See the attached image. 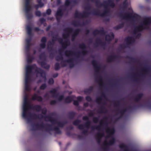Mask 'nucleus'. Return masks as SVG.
<instances>
[{"instance_id":"obj_35","label":"nucleus","mask_w":151,"mask_h":151,"mask_svg":"<svg viewBox=\"0 0 151 151\" xmlns=\"http://www.w3.org/2000/svg\"><path fill=\"white\" fill-rule=\"evenodd\" d=\"M124 22H122L119 25L114 27V29L115 30H118L120 29L123 28L124 26Z\"/></svg>"},{"instance_id":"obj_63","label":"nucleus","mask_w":151,"mask_h":151,"mask_svg":"<svg viewBox=\"0 0 151 151\" xmlns=\"http://www.w3.org/2000/svg\"><path fill=\"white\" fill-rule=\"evenodd\" d=\"M54 83V81L52 78H51L49 79V81H48V83L50 85H52Z\"/></svg>"},{"instance_id":"obj_4","label":"nucleus","mask_w":151,"mask_h":151,"mask_svg":"<svg viewBox=\"0 0 151 151\" xmlns=\"http://www.w3.org/2000/svg\"><path fill=\"white\" fill-rule=\"evenodd\" d=\"M151 24V17H146L143 19L142 22L138 26L135 27L133 33L136 34L137 31H141L145 29H148Z\"/></svg>"},{"instance_id":"obj_10","label":"nucleus","mask_w":151,"mask_h":151,"mask_svg":"<svg viewBox=\"0 0 151 151\" xmlns=\"http://www.w3.org/2000/svg\"><path fill=\"white\" fill-rule=\"evenodd\" d=\"M53 125L49 124H46V126H47V128H45V130L46 131H48L49 129L50 130H52L55 132L56 133L58 134H61V131L60 129L58 127H55L54 128L52 127Z\"/></svg>"},{"instance_id":"obj_28","label":"nucleus","mask_w":151,"mask_h":151,"mask_svg":"<svg viewBox=\"0 0 151 151\" xmlns=\"http://www.w3.org/2000/svg\"><path fill=\"white\" fill-rule=\"evenodd\" d=\"M97 134L96 141L98 144L100 145L101 142V137L104 136V133H98Z\"/></svg>"},{"instance_id":"obj_40","label":"nucleus","mask_w":151,"mask_h":151,"mask_svg":"<svg viewBox=\"0 0 151 151\" xmlns=\"http://www.w3.org/2000/svg\"><path fill=\"white\" fill-rule=\"evenodd\" d=\"M57 90L56 88H53L52 90L50 91L49 92L52 95L53 97L57 96L56 95L57 93Z\"/></svg>"},{"instance_id":"obj_31","label":"nucleus","mask_w":151,"mask_h":151,"mask_svg":"<svg viewBox=\"0 0 151 151\" xmlns=\"http://www.w3.org/2000/svg\"><path fill=\"white\" fill-rule=\"evenodd\" d=\"M143 96V94L142 93L137 94L134 98V101L137 102H138L141 100Z\"/></svg>"},{"instance_id":"obj_6","label":"nucleus","mask_w":151,"mask_h":151,"mask_svg":"<svg viewBox=\"0 0 151 151\" xmlns=\"http://www.w3.org/2000/svg\"><path fill=\"white\" fill-rule=\"evenodd\" d=\"M39 58L40 60H43L39 62V63H40L42 67L48 70L50 67V65L47 64L45 62L46 61V57L44 52L41 53L40 55Z\"/></svg>"},{"instance_id":"obj_32","label":"nucleus","mask_w":151,"mask_h":151,"mask_svg":"<svg viewBox=\"0 0 151 151\" xmlns=\"http://www.w3.org/2000/svg\"><path fill=\"white\" fill-rule=\"evenodd\" d=\"M35 72L37 73L40 74L41 77L46 78L45 74L44 76H43V74L44 73V70L41 68H37V69L35 70Z\"/></svg>"},{"instance_id":"obj_42","label":"nucleus","mask_w":151,"mask_h":151,"mask_svg":"<svg viewBox=\"0 0 151 151\" xmlns=\"http://www.w3.org/2000/svg\"><path fill=\"white\" fill-rule=\"evenodd\" d=\"M67 123L66 122H57V124H58V127H64L65 125Z\"/></svg>"},{"instance_id":"obj_59","label":"nucleus","mask_w":151,"mask_h":151,"mask_svg":"<svg viewBox=\"0 0 151 151\" xmlns=\"http://www.w3.org/2000/svg\"><path fill=\"white\" fill-rule=\"evenodd\" d=\"M31 44H27L25 46V49L27 52H29V51L30 47Z\"/></svg>"},{"instance_id":"obj_29","label":"nucleus","mask_w":151,"mask_h":151,"mask_svg":"<svg viewBox=\"0 0 151 151\" xmlns=\"http://www.w3.org/2000/svg\"><path fill=\"white\" fill-rule=\"evenodd\" d=\"M32 99L34 101L37 100L38 101L41 102L42 101L43 99L41 96H38L35 93L32 96Z\"/></svg>"},{"instance_id":"obj_5","label":"nucleus","mask_w":151,"mask_h":151,"mask_svg":"<svg viewBox=\"0 0 151 151\" xmlns=\"http://www.w3.org/2000/svg\"><path fill=\"white\" fill-rule=\"evenodd\" d=\"M92 2H95L97 6H99V5L100 6H103L105 9L104 12L101 13L100 16L101 17L104 16L106 14H108L110 12V9L108 8V6L105 4V3H101L100 0H91Z\"/></svg>"},{"instance_id":"obj_23","label":"nucleus","mask_w":151,"mask_h":151,"mask_svg":"<svg viewBox=\"0 0 151 151\" xmlns=\"http://www.w3.org/2000/svg\"><path fill=\"white\" fill-rule=\"evenodd\" d=\"M119 56L118 55H112L110 56L107 59V62L111 63L114 60L119 58Z\"/></svg>"},{"instance_id":"obj_46","label":"nucleus","mask_w":151,"mask_h":151,"mask_svg":"<svg viewBox=\"0 0 151 151\" xmlns=\"http://www.w3.org/2000/svg\"><path fill=\"white\" fill-rule=\"evenodd\" d=\"M99 85L101 87H103L104 86L103 83V79L101 76H100L99 77Z\"/></svg>"},{"instance_id":"obj_27","label":"nucleus","mask_w":151,"mask_h":151,"mask_svg":"<svg viewBox=\"0 0 151 151\" xmlns=\"http://www.w3.org/2000/svg\"><path fill=\"white\" fill-rule=\"evenodd\" d=\"M81 31V29H77L75 30L73 34L71 36V40L72 41H74L77 36L78 35Z\"/></svg>"},{"instance_id":"obj_24","label":"nucleus","mask_w":151,"mask_h":151,"mask_svg":"<svg viewBox=\"0 0 151 151\" xmlns=\"http://www.w3.org/2000/svg\"><path fill=\"white\" fill-rule=\"evenodd\" d=\"M65 9H62L60 7H59L55 14V16H59L61 17L64 14V12L65 11Z\"/></svg>"},{"instance_id":"obj_47","label":"nucleus","mask_w":151,"mask_h":151,"mask_svg":"<svg viewBox=\"0 0 151 151\" xmlns=\"http://www.w3.org/2000/svg\"><path fill=\"white\" fill-rule=\"evenodd\" d=\"M93 86H90L89 88L86 89L85 91V93H90L91 91H93Z\"/></svg>"},{"instance_id":"obj_36","label":"nucleus","mask_w":151,"mask_h":151,"mask_svg":"<svg viewBox=\"0 0 151 151\" xmlns=\"http://www.w3.org/2000/svg\"><path fill=\"white\" fill-rule=\"evenodd\" d=\"M134 40L133 38L132 37L128 36L125 39L127 44L128 45H129L131 43V41Z\"/></svg>"},{"instance_id":"obj_11","label":"nucleus","mask_w":151,"mask_h":151,"mask_svg":"<svg viewBox=\"0 0 151 151\" xmlns=\"http://www.w3.org/2000/svg\"><path fill=\"white\" fill-rule=\"evenodd\" d=\"M64 33L62 34L63 37L65 39H67L70 36V33L73 31V28L70 27H67L63 29Z\"/></svg>"},{"instance_id":"obj_55","label":"nucleus","mask_w":151,"mask_h":151,"mask_svg":"<svg viewBox=\"0 0 151 151\" xmlns=\"http://www.w3.org/2000/svg\"><path fill=\"white\" fill-rule=\"evenodd\" d=\"M99 117H95L93 119V122L95 123H97L99 122Z\"/></svg>"},{"instance_id":"obj_44","label":"nucleus","mask_w":151,"mask_h":151,"mask_svg":"<svg viewBox=\"0 0 151 151\" xmlns=\"http://www.w3.org/2000/svg\"><path fill=\"white\" fill-rule=\"evenodd\" d=\"M92 14L93 15H100V12L99 10H93L92 12Z\"/></svg>"},{"instance_id":"obj_25","label":"nucleus","mask_w":151,"mask_h":151,"mask_svg":"<svg viewBox=\"0 0 151 151\" xmlns=\"http://www.w3.org/2000/svg\"><path fill=\"white\" fill-rule=\"evenodd\" d=\"M30 109L35 110L37 111H40L42 110V107L39 105H36L34 106L33 105H30Z\"/></svg>"},{"instance_id":"obj_49","label":"nucleus","mask_w":151,"mask_h":151,"mask_svg":"<svg viewBox=\"0 0 151 151\" xmlns=\"http://www.w3.org/2000/svg\"><path fill=\"white\" fill-rule=\"evenodd\" d=\"M72 4L71 1L69 0H65V6L66 7H68Z\"/></svg>"},{"instance_id":"obj_39","label":"nucleus","mask_w":151,"mask_h":151,"mask_svg":"<svg viewBox=\"0 0 151 151\" xmlns=\"http://www.w3.org/2000/svg\"><path fill=\"white\" fill-rule=\"evenodd\" d=\"M72 24L75 27L82 26V24L79 21H74L72 22Z\"/></svg>"},{"instance_id":"obj_7","label":"nucleus","mask_w":151,"mask_h":151,"mask_svg":"<svg viewBox=\"0 0 151 151\" xmlns=\"http://www.w3.org/2000/svg\"><path fill=\"white\" fill-rule=\"evenodd\" d=\"M30 1H29L27 4H26V1H25V10L26 13V17L27 19L30 20L33 17L32 14H29V12L32 10V7L30 5Z\"/></svg>"},{"instance_id":"obj_50","label":"nucleus","mask_w":151,"mask_h":151,"mask_svg":"<svg viewBox=\"0 0 151 151\" xmlns=\"http://www.w3.org/2000/svg\"><path fill=\"white\" fill-rule=\"evenodd\" d=\"M102 99L101 97L99 96L96 98V102L99 104H100L101 103V101L102 100Z\"/></svg>"},{"instance_id":"obj_19","label":"nucleus","mask_w":151,"mask_h":151,"mask_svg":"<svg viewBox=\"0 0 151 151\" xmlns=\"http://www.w3.org/2000/svg\"><path fill=\"white\" fill-rule=\"evenodd\" d=\"M105 104V103L104 102L102 103L100 108L97 110V111L99 113H106L107 112V110L104 105Z\"/></svg>"},{"instance_id":"obj_13","label":"nucleus","mask_w":151,"mask_h":151,"mask_svg":"<svg viewBox=\"0 0 151 151\" xmlns=\"http://www.w3.org/2000/svg\"><path fill=\"white\" fill-rule=\"evenodd\" d=\"M134 108V107L132 106H129L128 109H121L119 111H118V110H117L118 113L120 114V116L118 118L116 119V121H118L119 119L122 118L125 113L128 110H132Z\"/></svg>"},{"instance_id":"obj_53","label":"nucleus","mask_w":151,"mask_h":151,"mask_svg":"<svg viewBox=\"0 0 151 151\" xmlns=\"http://www.w3.org/2000/svg\"><path fill=\"white\" fill-rule=\"evenodd\" d=\"M55 70H58L60 69V65L59 63H56L55 65Z\"/></svg>"},{"instance_id":"obj_56","label":"nucleus","mask_w":151,"mask_h":151,"mask_svg":"<svg viewBox=\"0 0 151 151\" xmlns=\"http://www.w3.org/2000/svg\"><path fill=\"white\" fill-rule=\"evenodd\" d=\"M34 59V58L32 56H29L27 58V62L28 63H30L32 62L33 60Z\"/></svg>"},{"instance_id":"obj_51","label":"nucleus","mask_w":151,"mask_h":151,"mask_svg":"<svg viewBox=\"0 0 151 151\" xmlns=\"http://www.w3.org/2000/svg\"><path fill=\"white\" fill-rule=\"evenodd\" d=\"M91 124V122L90 120L87 121L84 124V126L88 129L89 128Z\"/></svg>"},{"instance_id":"obj_3","label":"nucleus","mask_w":151,"mask_h":151,"mask_svg":"<svg viewBox=\"0 0 151 151\" xmlns=\"http://www.w3.org/2000/svg\"><path fill=\"white\" fill-rule=\"evenodd\" d=\"M79 47L82 50L81 52H75L74 51L70 50H66L65 52V55L66 57L69 58L74 55L77 58H79L80 55L81 54L83 55L87 54L88 53V51L86 49V44L82 43L78 45Z\"/></svg>"},{"instance_id":"obj_2","label":"nucleus","mask_w":151,"mask_h":151,"mask_svg":"<svg viewBox=\"0 0 151 151\" xmlns=\"http://www.w3.org/2000/svg\"><path fill=\"white\" fill-rule=\"evenodd\" d=\"M108 118L106 116H105L104 117V119L105 120V121L103 119L101 120L99 122V125L95 127L92 126L91 127L92 130H94L96 129L98 130H100L101 127H106V132L109 134L108 137H109L111 135L113 134L115 132V129L114 128L112 127L110 128L108 127V123L107 120H108Z\"/></svg>"},{"instance_id":"obj_30","label":"nucleus","mask_w":151,"mask_h":151,"mask_svg":"<svg viewBox=\"0 0 151 151\" xmlns=\"http://www.w3.org/2000/svg\"><path fill=\"white\" fill-rule=\"evenodd\" d=\"M142 71L144 73V74L147 75L149 74V73L151 71V68L149 66H147L142 68Z\"/></svg>"},{"instance_id":"obj_43","label":"nucleus","mask_w":151,"mask_h":151,"mask_svg":"<svg viewBox=\"0 0 151 151\" xmlns=\"http://www.w3.org/2000/svg\"><path fill=\"white\" fill-rule=\"evenodd\" d=\"M30 75H25V83H29V82L31 80V78Z\"/></svg>"},{"instance_id":"obj_52","label":"nucleus","mask_w":151,"mask_h":151,"mask_svg":"<svg viewBox=\"0 0 151 151\" xmlns=\"http://www.w3.org/2000/svg\"><path fill=\"white\" fill-rule=\"evenodd\" d=\"M81 121L79 120L76 119L74 120L73 123V124L76 126H77L79 125V124L81 122Z\"/></svg>"},{"instance_id":"obj_33","label":"nucleus","mask_w":151,"mask_h":151,"mask_svg":"<svg viewBox=\"0 0 151 151\" xmlns=\"http://www.w3.org/2000/svg\"><path fill=\"white\" fill-rule=\"evenodd\" d=\"M114 35L113 33H112L111 35H107L105 37V40L106 41L110 42L112 39L114 38Z\"/></svg>"},{"instance_id":"obj_58","label":"nucleus","mask_w":151,"mask_h":151,"mask_svg":"<svg viewBox=\"0 0 151 151\" xmlns=\"http://www.w3.org/2000/svg\"><path fill=\"white\" fill-rule=\"evenodd\" d=\"M52 119L50 122L52 123V124L53 125V126H54L53 124H57L58 122H57V119H56L52 117Z\"/></svg>"},{"instance_id":"obj_17","label":"nucleus","mask_w":151,"mask_h":151,"mask_svg":"<svg viewBox=\"0 0 151 151\" xmlns=\"http://www.w3.org/2000/svg\"><path fill=\"white\" fill-rule=\"evenodd\" d=\"M106 33V32L104 31L103 27H102L101 29L100 30L95 29L93 31L92 33L93 35H96L97 34H99L102 35H105Z\"/></svg>"},{"instance_id":"obj_16","label":"nucleus","mask_w":151,"mask_h":151,"mask_svg":"<svg viewBox=\"0 0 151 151\" xmlns=\"http://www.w3.org/2000/svg\"><path fill=\"white\" fill-rule=\"evenodd\" d=\"M95 46L97 47L99 45H100L101 47L104 48L105 46L106 43L105 42H102L100 38H97L96 40V43L94 44Z\"/></svg>"},{"instance_id":"obj_12","label":"nucleus","mask_w":151,"mask_h":151,"mask_svg":"<svg viewBox=\"0 0 151 151\" xmlns=\"http://www.w3.org/2000/svg\"><path fill=\"white\" fill-rule=\"evenodd\" d=\"M119 16L123 19H125L127 18L137 19L139 17V15L137 14H135L133 16L132 14L131 13H125L124 15H123L122 13H120L119 14Z\"/></svg>"},{"instance_id":"obj_9","label":"nucleus","mask_w":151,"mask_h":151,"mask_svg":"<svg viewBox=\"0 0 151 151\" xmlns=\"http://www.w3.org/2000/svg\"><path fill=\"white\" fill-rule=\"evenodd\" d=\"M46 124H44L43 122L39 124L38 123L32 124V129L31 130L35 131L37 130H40L41 128H43L45 130V128H47Z\"/></svg>"},{"instance_id":"obj_61","label":"nucleus","mask_w":151,"mask_h":151,"mask_svg":"<svg viewBox=\"0 0 151 151\" xmlns=\"http://www.w3.org/2000/svg\"><path fill=\"white\" fill-rule=\"evenodd\" d=\"M72 2H73V4H72L71 5V9L72 8V7L74 6L76 4H78V2L77 0H73L71 1Z\"/></svg>"},{"instance_id":"obj_54","label":"nucleus","mask_w":151,"mask_h":151,"mask_svg":"<svg viewBox=\"0 0 151 151\" xmlns=\"http://www.w3.org/2000/svg\"><path fill=\"white\" fill-rule=\"evenodd\" d=\"M90 21L88 20L83 21L82 23V26L86 25L90 23Z\"/></svg>"},{"instance_id":"obj_34","label":"nucleus","mask_w":151,"mask_h":151,"mask_svg":"<svg viewBox=\"0 0 151 151\" xmlns=\"http://www.w3.org/2000/svg\"><path fill=\"white\" fill-rule=\"evenodd\" d=\"M76 114V112L72 111H70L68 113V117L69 119H73L75 117Z\"/></svg>"},{"instance_id":"obj_20","label":"nucleus","mask_w":151,"mask_h":151,"mask_svg":"<svg viewBox=\"0 0 151 151\" xmlns=\"http://www.w3.org/2000/svg\"><path fill=\"white\" fill-rule=\"evenodd\" d=\"M103 3H105V4L108 6H110L112 8H114L115 6V4L114 2V0H107L104 1Z\"/></svg>"},{"instance_id":"obj_45","label":"nucleus","mask_w":151,"mask_h":151,"mask_svg":"<svg viewBox=\"0 0 151 151\" xmlns=\"http://www.w3.org/2000/svg\"><path fill=\"white\" fill-rule=\"evenodd\" d=\"M25 90L27 91H29L30 90L29 83H25Z\"/></svg>"},{"instance_id":"obj_8","label":"nucleus","mask_w":151,"mask_h":151,"mask_svg":"<svg viewBox=\"0 0 151 151\" xmlns=\"http://www.w3.org/2000/svg\"><path fill=\"white\" fill-rule=\"evenodd\" d=\"M91 13L90 12L85 11H83V13H81L79 12L77 10H76L74 14L75 18H86L88 17Z\"/></svg>"},{"instance_id":"obj_1","label":"nucleus","mask_w":151,"mask_h":151,"mask_svg":"<svg viewBox=\"0 0 151 151\" xmlns=\"http://www.w3.org/2000/svg\"><path fill=\"white\" fill-rule=\"evenodd\" d=\"M30 105H31L28 101L27 96L24 98V104L23 106L22 116L24 119H27L28 122H31L30 118L36 119L39 118V116L35 114H32L29 111L30 109Z\"/></svg>"},{"instance_id":"obj_15","label":"nucleus","mask_w":151,"mask_h":151,"mask_svg":"<svg viewBox=\"0 0 151 151\" xmlns=\"http://www.w3.org/2000/svg\"><path fill=\"white\" fill-rule=\"evenodd\" d=\"M91 63L93 65L94 69L95 72H98L101 69V67L98 65V64L96 60H93L91 62Z\"/></svg>"},{"instance_id":"obj_14","label":"nucleus","mask_w":151,"mask_h":151,"mask_svg":"<svg viewBox=\"0 0 151 151\" xmlns=\"http://www.w3.org/2000/svg\"><path fill=\"white\" fill-rule=\"evenodd\" d=\"M36 66L35 64H34L32 65H27L26 67L25 75H30L32 73V70Z\"/></svg>"},{"instance_id":"obj_64","label":"nucleus","mask_w":151,"mask_h":151,"mask_svg":"<svg viewBox=\"0 0 151 151\" xmlns=\"http://www.w3.org/2000/svg\"><path fill=\"white\" fill-rule=\"evenodd\" d=\"M147 106L148 108L151 109V102L149 100H148L147 102Z\"/></svg>"},{"instance_id":"obj_38","label":"nucleus","mask_w":151,"mask_h":151,"mask_svg":"<svg viewBox=\"0 0 151 151\" xmlns=\"http://www.w3.org/2000/svg\"><path fill=\"white\" fill-rule=\"evenodd\" d=\"M27 32L28 35H32V28L29 25H27L26 27Z\"/></svg>"},{"instance_id":"obj_22","label":"nucleus","mask_w":151,"mask_h":151,"mask_svg":"<svg viewBox=\"0 0 151 151\" xmlns=\"http://www.w3.org/2000/svg\"><path fill=\"white\" fill-rule=\"evenodd\" d=\"M41 43L40 44V46L42 49H44L46 46L47 39L45 37H43L40 40Z\"/></svg>"},{"instance_id":"obj_26","label":"nucleus","mask_w":151,"mask_h":151,"mask_svg":"<svg viewBox=\"0 0 151 151\" xmlns=\"http://www.w3.org/2000/svg\"><path fill=\"white\" fill-rule=\"evenodd\" d=\"M75 59L74 58H69L68 59L64 60V62H66V63L69 64V67L70 68H72L74 66V62Z\"/></svg>"},{"instance_id":"obj_41","label":"nucleus","mask_w":151,"mask_h":151,"mask_svg":"<svg viewBox=\"0 0 151 151\" xmlns=\"http://www.w3.org/2000/svg\"><path fill=\"white\" fill-rule=\"evenodd\" d=\"M72 101V98L70 96H68L65 99L64 102L66 103H71Z\"/></svg>"},{"instance_id":"obj_48","label":"nucleus","mask_w":151,"mask_h":151,"mask_svg":"<svg viewBox=\"0 0 151 151\" xmlns=\"http://www.w3.org/2000/svg\"><path fill=\"white\" fill-rule=\"evenodd\" d=\"M127 58H129L130 60L132 62H139V60H137L136 59L134 58L130 57L128 56H127Z\"/></svg>"},{"instance_id":"obj_21","label":"nucleus","mask_w":151,"mask_h":151,"mask_svg":"<svg viewBox=\"0 0 151 151\" xmlns=\"http://www.w3.org/2000/svg\"><path fill=\"white\" fill-rule=\"evenodd\" d=\"M116 142V139L114 137H112L109 140L108 142L107 141H105L104 144V146H107L108 145H114Z\"/></svg>"},{"instance_id":"obj_18","label":"nucleus","mask_w":151,"mask_h":151,"mask_svg":"<svg viewBox=\"0 0 151 151\" xmlns=\"http://www.w3.org/2000/svg\"><path fill=\"white\" fill-rule=\"evenodd\" d=\"M63 40L62 38H60L59 41L60 43L61 44L62 48L65 49L70 44V41L68 40L65 41L64 42H63Z\"/></svg>"},{"instance_id":"obj_62","label":"nucleus","mask_w":151,"mask_h":151,"mask_svg":"<svg viewBox=\"0 0 151 151\" xmlns=\"http://www.w3.org/2000/svg\"><path fill=\"white\" fill-rule=\"evenodd\" d=\"M56 60L57 61H59L60 60H63V58L62 56V55H61V56H58L56 58Z\"/></svg>"},{"instance_id":"obj_37","label":"nucleus","mask_w":151,"mask_h":151,"mask_svg":"<svg viewBox=\"0 0 151 151\" xmlns=\"http://www.w3.org/2000/svg\"><path fill=\"white\" fill-rule=\"evenodd\" d=\"M119 147L120 148L124 149V151H128V146L123 143L120 144L119 145Z\"/></svg>"},{"instance_id":"obj_57","label":"nucleus","mask_w":151,"mask_h":151,"mask_svg":"<svg viewBox=\"0 0 151 151\" xmlns=\"http://www.w3.org/2000/svg\"><path fill=\"white\" fill-rule=\"evenodd\" d=\"M47 87V85L46 83L42 84L40 87V90H44Z\"/></svg>"},{"instance_id":"obj_60","label":"nucleus","mask_w":151,"mask_h":151,"mask_svg":"<svg viewBox=\"0 0 151 151\" xmlns=\"http://www.w3.org/2000/svg\"><path fill=\"white\" fill-rule=\"evenodd\" d=\"M58 36V35L57 34L55 36H53L52 38V42L54 43V42L57 39V37Z\"/></svg>"}]
</instances>
